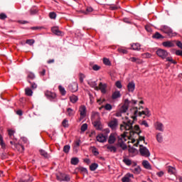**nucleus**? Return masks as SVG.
Segmentation results:
<instances>
[{"instance_id": "f257e3e1", "label": "nucleus", "mask_w": 182, "mask_h": 182, "mask_svg": "<svg viewBox=\"0 0 182 182\" xmlns=\"http://www.w3.org/2000/svg\"><path fill=\"white\" fill-rule=\"evenodd\" d=\"M126 137H127L126 132H124V134H122L120 136H118V142L117 143V146L121 147L122 150L127 149V145L124 143V141H126Z\"/></svg>"}, {"instance_id": "f03ea898", "label": "nucleus", "mask_w": 182, "mask_h": 182, "mask_svg": "<svg viewBox=\"0 0 182 182\" xmlns=\"http://www.w3.org/2000/svg\"><path fill=\"white\" fill-rule=\"evenodd\" d=\"M95 117H97V119H99L98 112H94L91 117V119L93 122L94 127H95L97 130H102V122H100V120L95 121Z\"/></svg>"}, {"instance_id": "7ed1b4c3", "label": "nucleus", "mask_w": 182, "mask_h": 182, "mask_svg": "<svg viewBox=\"0 0 182 182\" xmlns=\"http://www.w3.org/2000/svg\"><path fill=\"white\" fill-rule=\"evenodd\" d=\"M134 122L129 119L127 122H123V124L120 125L121 130H133V124Z\"/></svg>"}, {"instance_id": "20e7f679", "label": "nucleus", "mask_w": 182, "mask_h": 182, "mask_svg": "<svg viewBox=\"0 0 182 182\" xmlns=\"http://www.w3.org/2000/svg\"><path fill=\"white\" fill-rule=\"evenodd\" d=\"M139 153L143 157H150V151L143 145H139Z\"/></svg>"}, {"instance_id": "39448f33", "label": "nucleus", "mask_w": 182, "mask_h": 182, "mask_svg": "<svg viewBox=\"0 0 182 182\" xmlns=\"http://www.w3.org/2000/svg\"><path fill=\"white\" fill-rule=\"evenodd\" d=\"M45 96L47 97V99L48 100H50V102H57L58 98H56V93L50 92V91H46L45 92Z\"/></svg>"}, {"instance_id": "423d86ee", "label": "nucleus", "mask_w": 182, "mask_h": 182, "mask_svg": "<svg viewBox=\"0 0 182 182\" xmlns=\"http://www.w3.org/2000/svg\"><path fill=\"white\" fill-rule=\"evenodd\" d=\"M156 53L157 56H159L161 59H166L167 58V56H168V53L167 52V50L161 49V48H159L156 51Z\"/></svg>"}, {"instance_id": "0eeeda50", "label": "nucleus", "mask_w": 182, "mask_h": 182, "mask_svg": "<svg viewBox=\"0 0 182 182\" xmlns=\"http://www.w3.org/2000/svg\"><path fill=\"white\" fill-rule=\"evenodd\" d=\"M161 31L164 32V33H166L169 38H173V30L167 26H162L161 27Z\"/></svg>"}, {"instance_id": "6e6552de", "label": "nucleus", "mask_w": 182, "mask_h": 182, "mask_svg": "<svg viewBox=\"0 0 182 182\" xmlns=\"http://www.w3.org/2000/svg\"><path fill=\"white\" fill-rule=\"evenodd\" d=\"M118 126H119V120L116 118H114L112 120L109 121L108 123V127H109L112 130H116Z\"/></svg>"}, {"instance_id": "1a4fd4ad", "label": "nucleus", "mask_w": 182, "mask_h": 182, "mask_svg": "<svg viewBox=\"0 0 182 182\" xmlns=\"http://www.w3.org/2000/svg\"><path fill=\"white\" fill-rule=\"evenodd\" d=\"M129 105H130V101L128 99L124 100V104L121 107L119 112L121 113H126L129 110Z\"/></svg>"}, {"instance_id": "9d476101", "label": "nucleus", "mask_w": 182, "mask_h": 182, "mask_svg": "<svg viewBox=\"0 0 182 182\" xmlns=\"http://www.w3.org/2000/svg\"><path fill=\"white\" fill-rule=\"evenodd\" d=\"M79 112L81 119L86 117V106L81 105L80 107Z\"/></svg>"}, {"instance_id": "9b49d317", "label": "nucleus", "mask_w": 182, "mask_h": 182, "mask_svg": "<svg viewBox=\"0 0 182 182\" xmlns=\"http://www.w3.org/2000/svg\"><path fill=\"white\" fill-rule=\"evenodd\" d=\"M97 140L100 143H105L107 141V136L103 135L102 134H98L97 136Z\"/></svg>"}, {"instance_id": "f8f14e48", "label": "nucleus", "mask_w": 182, "mask_h": 182, "mask_svg": "<svg viewBox=\"0 0 182 182\" xmlns=\"http://www.w3.org/2000/svg\"><path fill=\"white\" fill-rule=\"evenodd\" d=\"M68 90L74 93L75 92H77V83L73 82L68 85Z\"/></svg>"}, {"instance_id": "ddd939ff", "label": "nucleus", "mask_w": 182, "mask_h": 182, "mask_svg": "<svg viewBox=\"0 0 182 182\" xmlns=\"http://www.w3.org/2000/svg\"><path fill=\"white\" fill-rule=\"evenodd\" d=\"M51 31L54 35H56L57 36H62L63 32H62L60 30H59V28L55 26L51 28Z\"/></svg>"}, {"instance_id": "4468645a", "label": "nucleus", "mask_w": 182, "mask_h": 182, "mask_svg": "<svg viewBox=\"0 0 182 182\" xmlns=\"http://www.w3.org/2000/svg\"><path fill=\"white\" fill-rule=\"evenodd\" d=\"M127 89L128 92L133 93V92H134V89H136V84H134V82L132 81L129 82L127 85Z\"/></svg>"}, {"instance_id": "2eb2a0df", "label": "nucleus", "mask_w": 182, "mask_h": 182, "mask_svg": "<svg viewBox=\"0 0 182 182\" xmlns=\"http://www.w3.org/2000/svg\"><path fill=\"white\" fill-rule=\"evenodd\" d=\"M99 89L101 91V93H103L104 95L106 94V89H107V84L103 82H100L99 84Z\"/></svg>"}, {"instance_id": "dca6fc26", "label": "nucleus", "mask_w": 182, "mask_h": 182, "mask_svg": "<svg viewBox=\"0 0 182 182\" xmlns=\"http://www.w3.org/2000/svg\"><path fill=\"white\" fill-rule=\"evenodd\" d=\"M10 144H11V146H14V149H17L18 150H21L23 151V150H25V147L23 146L22 144H15V142H14L13 141H10Z\"/></svg>"}, {"instance_id": "f3484780", "label": "nucleus", "mask_w": 182, "mask_h": 182, "mask_svg": "<svg viewBox=\"0 0 182 182\" xmlns=\"http://www.w3.org/2000/svg\"><path fill=\"white\" fill-rule=\"evenodd\" d=\"M162 45L164 48H174L175 46L174 43L170 41L163 42Z\"/></svg>"}, {"instance_id": "a211bd4d", "label": "nucleus", "mask_w": 182, "mask_h": 182, "mask_svg": "<svg viewBox=\"0 0 182 182\" xmlns=\"http://www.w3.org/2000/svg\"><path fill=\"white\" fill-rule=\"evenodd\" d=\"M129 60L131 62L136 63L137 65H141V63H143V60H141L140 58H137L136 57L130 58Z\"/></svg>"}, {"instance_id": "6ab92c4d", "label": "nucleus", "mask_w": 182, "mask_h": 182, "mask_svg": "<svg viewBox=\"0 0 182 182\" xmlns=\"http://www.w3.org/2000/svg\"><path fill=\"white\" fill-rule=\"evenodd\" d=\"M115 141H116V136H114V134L113 133L110 134L108 139L109 144H114Z\"/></svg>"}, {"instance_id": "aec40b11", "label": "nucleus", "mask_w": 182, "mask_h": 182, "mask_svg": "<svg viewBox=\"0 0 182 182\" xmlns=\"http://www.w3.org/2000/svg\"><path fill=\"white\" fill-rule=\"evenodd\" d=\"M122 97V94H120V91H114L112 95V99L113 100H116V99H119Z\"/></svg>"}, {"instance_id": "412c9836", "label": "nucleus", "mask_w": 182, "mask_h": 182, "mask_svg": "<svg viewBox=\"0 0 182 182\" xmlns=\"http://www.w3.org/2000/svg\"><path fill=\"white\" fill-rule=\"evenodd\" d=\"M105 147H107V150H109L111 153H116L117 151V148L113 145H105Z\"/></svg>"}, {"instance_id": "4be33fe9", "label": "nucleus", "mask_w": 182, "mask_h": 182, "mask_svg": "<svg viewBox=\"0 0 182 182\" xmlns=\"http://www.w3.org/2000/svg\"><path fill=\"white\" fill-rule=\"evenodd\" d=\"M131 49H132V50H140V49H141L140 43H132L131 45Z\"/></svg>"}, {"instance_id": "5701e85b", "label": "nucleus", "mask_w": 182, "mask_h": 182, "mask_svg": "<svg viewBox=\"0 0 182 182\" xmlns=\"http://www.w3.org/2000/svg\"><path fill=\"white\" fill-rule=\"evenodd\" d=\"M63 178H59V176H57V179L59 180V181H70V176L69 175H65L62 176Z\"/></svg>"}, {"instance_id": "b1692460", "label": "nucleus", "mask_w": 182, "mask_h": 182, "mask_svg": "<svg viewBox=\"0 0 182 182\" xmlns=\"http://www.w3.org/2000/svg\"><path fill=\"white\" fill-rule=\"evenodd\" d=\"M164 125L161 122H156V129L159 130V132H164Z\"/></svg>"}, {"instance_id": "393cba45", "label": "nucleus", "mask_w": 182, "mask_h": 182, "mask_svg": "<svg viewBox=\"0 0 182 182\" xmlns=\"http://www.w3.org/2000/svg\"><path fill=\"white\" fill-rule=\"evenodd\" d=\"M142 166L144 167V168H146L147 170H151V165H150L149 161H143Z\"/></svg>"}, {"instance_id": "a878e982", "label": "nucleus", "mask_w": 182, "mask_h": 182, "mask_svg": "<svg viewBox=\"0 0 182 182\" xmlns=\"http://www.w3.org/2000/svg\"><path fill=\"white\" fill-rule=\"evenodd\" d=\"M134 115L132 117V119H133L132 122H136L137 121V114L139 113V109L136 107H134Z\"/></svg>"}, {"instance_id": "bb28decb", "label": "nucleus", "mask_w": 182, "mask_h": 182, "mask_svg": "<svg viewBox=\"0 0 182 182\" xmlns=\"http://www.w3.org/2000/svg\"><path fill=\"white\" fill-rule=\"evenodd\" d=\"M153 39H164V36L161 35L159 32H156L154 35H152Z\"/></svg>"}, {"instance_id": "cd10ccee", "label": "nucleus", "mask_w": 182, "mask_h": 182, "mask_svg": "<svg viewBox=\"0 0 182 182\" xmlns=\"http://www.w3.org/2000/svg\"><path fill=\"white\" fill-rule=\"evenodd\" d=\"M87 83L89 86H90V87H93L94 89L97 90L98 87H97V83H96V81H88Z\"/></svg>"}, {"instance_id": "c85d7f7f", "label": "nucleus", "mask_w": 182, "mask_h": 182, "mask_svg": "<svg viewBox=\"0 0 182 182\" xmlns=\"http://www.w3.org/2000/svg\"><path fill=\"white\" fill-rule=\"evenodd\" d=\"M36 76L35 74L32 72H28L27 73V82L28 80H33L35 79Z\"/></svg>"}, {"instance_id": "c756f323", "label": "nucleus", "mask_w": 182, "mask_h": 182, "mask_svg": "<svg viewBox=\"0 0 182 182\" xmlns=\"http://www.w3.org/2000/svg\"><path fill=\"white\" fill-rule=\"evenodd\" d=\"M39 153H40L41 156H42L45 159H48L49 157V154H48V152H46V151H45L43 149H40Z\"/></svg>"}, {"instance_id": "7c9ffc66", "label": "nucleus", "mask_w": 182, "mask_h": 182, "mask_svg": "<svg viewBox=\"0 0 182 182\" xmlns=\"http://www.w3.org/2000/svg\"><path fill=\"white\" fill-rule=\"evenodd\" d=\"M70 164H73V166H77L79 164V158L74 157L71 159Z\"/></svg>"}, {"instance_id": "2f4dec72", "label": "nucleus", "mask_w": 182, "mask_h": 182, "mask_svg": "<svg viewBox=\"0 0 182 182\" xmlns=\"http://www.w3.org/2000/svg\"><path fill=\"white\" fill-rule=\"evenodd\" d=\"M99 167V164L97 163H93L90 166V171H95L96 169Z\"/></svg>"}, {"instance_id": "473e14b6", "label": "nucleus", "mask_w": 182, "mask_h": 182, "mask_svg": "<svg viewBox=\"0 0 182 182\" xmlns=\"http://www.w3.org/2000/svg\"><path fill=\"white\" fill-rule=\"evenodd\" d=\"M25 93L26 96H32V95H33V91H32L31 88L27 87L25 89Z\"/></svg>"}, {"instance_id": "72a5a7b5", "label": "nucleus", "mask_w": 182, "mask_h": 182, "mask_svg": "<svg viewBox=\"0 0 182 182\" xmlns=\"http://www.w3.org/2000/svg\"><path fill=\"white\" fill-rule=\"evenodd\" d=\"M77 170H78V171L80 173H84L85 174H87V168H86L80 166V167L77 168Z\"/></svg>"}, {"instance_id": "f704fd0d", "label": "nucleus", "mask_w": 182, "mask_h": 182, "mask_svg": "<svg viewBox=\"0 0 182 182\" xmlns=\"http://www.w3.org/2000/svg\"><path fill=\"white\" fill-rule=\"evenodd\" d=\"M58 89L60 90V93H61L62 96H65L66 95V90L62 85L58 86Z\"/></svg>"}, {"instance_id": "c9c22d12", "label": "nucleus", "mask_w": 182, "mask_h": 182, "mask_svg": "<svg viewBox=\"0 0 182 182\" xmlns=\"http://www.w3.org/2000/svg\"><path fill=\"white\" fill-rule=\"evenodd\" d=\"M156 140L159 143H163V136L161 135V133L157 134Z\"/></svg>"}, {"instance_id": "e433bc0d", "label": "nucleus", "mask_w": 182, "mask_h": 182, "mask_svg": "<svg viewBox=\"0 0 182 182\" xmlns=\"http://www.w3.org/2000/svg\"><path fill=\"white\" fill-rule=\"evenodd\" d=\"M166 62H170L171 63H173V65H177V61L173 60L172 57H166Z\"/></svg>"}, {"instance_id": "4c0bfd02", "label": "nucleus", "mask_w": 182, "mask_h": 182, "mask_svg": "<svg viewBox=\"0 0 182 182\" xmlns=\"http://www.w3.org/2000/svg\"><path fill=\"white\" fill-rule=\"evenodd\" d=\"M123 163H124V164H126V166H132V160H130L127 158H124L123 159Z\"/></svg>"}, {"instance_id": "58836bf2", "label": "nucleus", "mask_w": 182, "mask_h": 182, "mask_svg": "<svg viewBox=\"0 0 182 182\" xmlns=\"http://www.w3.org/2000/svg\"><path fill=\"white\" fill-rule=\"evenodd\" d=\"M70 100L71 102V103H76V102H77L78 98L77 96L76 95H73L70 97Z\"/></svg>"}, {"instance_id": "ea45409f", "label": "nucleus", "mask_w": 182, "mask_h": 182, "mask_svg": "<svg viewBox=\"0 0 182 182\" xmlns=\"http://www.w3.org/2000/svg\"><path fill=\"white\" fill-rule=\"evenodd\" d=\"M63 151H64V153L68 154V153H69V151H70V145H65L63 147Z\"/></svg>"}, {"instance_id": "a19ab883", "label": "nucleus", "mask_w": 182, "mask_h": 182, "mask_svg": "<svg viewBox=\"0 0 182 182\" xmlns=\"http://www.w3.org/2000/svg\"><path fill=\"white\" fill-rule=\"evenodd\" d=\"M103 63L104 65H106V66H111L112 63L110 62V60L108 58H103Z\"/></svg>"}, {"instance_id": "79ce46f5", "label": "nucleus", "mask_w": 182, "mask_h": 182, "mask_svg": "<svg viewBox=\"0 0 182 182\" xmlns=\"http://www.w3.org/2000/svg\"><path fill=\"white\" fill-rule=\"evenodd\" d=\"M82 14L87 15V14H90V12H93V8L92 7H87L86 11H82Z\"/></svg>"}, {"instance_id": "37998d69", "label": "nucleus", "mask_w": 182, "mask_h": 182, "mask_svg": "<svg viewBox=\"0 0 182 182\" xmlns=\"http://www.w3.org/2000/svg\"><path fill=\"white\" fill-rule=\"evenodd\" d=\"M134 130H135V132H139L135 133L138 134V136H140V133H141V130H140V127L139 125H135L134 127Z\"/></svg>"}, {"instance_id": "c03bdc74", "label": "nucleus", "mask_w": 182, "mask_h": 182, "mask_svg": "<svg viewBox=\"0 0 182 182\" xmlns=\"http://www.w3.org/2000/svg\"><path fill=\"white\" fill-rule=\"evenodd\" d=\"M62 126L65 128L69 127V121H68L66 119H63L62 122Z\"/></svg>"}, {"instance_id": "a18cd8bd", "label": "nucleus", "mask_w": 182, "mask_h": 182, "mask_svg": "<svg viewBox=\"0 0 182 182\" xmlns=\"http://www.w3.org/2000/svg\"><path fill=\"white\" fill-rule=\"evenodd\" d=\"M28 82L30 83L31 89H36L38 87V85L36 83L31 82V80H28Z\"/></svg>"}, {"instance_id": "49530a36", "label": "nucleus", "mask_w": 182, "mask_h": 182, "mask_svg": "<svg viewBox=\"0 0 182 182\" xmlns=\"http://www.w3.org/2000/svg\"><path fill=\"white\" fill-rule=\"evenodd\" d=\"M30 14H31V15H35V14H38V8H36V7L31 8L30 10Z\"/></svg>"}, {"instance_id": "de8ad7c7", "label": "nucleus", "mask_w": 182, "mask_h": 182, "mask_svg": "<svg viewBox=\"0 0 182 182\" xmlns=\"http://www.w3.org/2000/svg\"><path fill=\"white\" fill-rule=\"evenodd\" d=\"M68 114L70 117H72L75 114V112L72 109V108H68L67 109Z\"/></svg>"}, {"instance_id": "09e8293b", "label": "nucleus", "mask_w": 182, "mask_h": 182, "mask_svg": "<svg viewBox=\"0 0 182 182\" xmlns=\"http://www.w3.org/2000/svg\"><path fill=\"white\" fill-rule=\"evenodd\" d=\"M141 56L144 59H149V58H151V54L150 53H144L141 54Z\"/></svg>"}, {"instance_id": "8fccbe9b", "label": "nucleus", "mask_w": 182, "mask_h": 182, "mask_svg": "<svg viewBox=\"0 0 182 182\" xmlns=\"http://www.w3.org/2000/svg\"><path fill=\"white\" fill-rule=\"evenodd\" d=\"M102 107H104V109H105L106 110H108L109 112H110V110H112V109H113V107L110 104H106Z\"/></svg>"}, {"instance_id": "3c124183", "label": "nucleus", "mask_w": 182, "mask_h": 182, "mask_svg": "<svg viewBox=\"0 0 182 182\" xmlns=\"http://www.w3.org/2000/svg\"><path fill=\"white\" fill-rule=\"evenodd\" d=\"M117 50L119 53H122L123 55H127L128 53L127 50L124 48H118Z\"/></svg>"}, {"instance_id": "603ef678", "label": "nucleus", "mask_w": 182, "mask_h": 182, "mask_svg": "<svg viewBox=\"0 0 182 182\" xmlns=\"http://www.w3.org/2000/svg\"><path fill=\"white\" fill-rule=\"evenodd\" d=\"M92 153L94 154V156H99V151L95 146L92 147Z\"/></svg>"}, {"instance_id": "864d4df0", "label": "nucleus", "mask_w": 182, "mask_h": 182, "mask_svg": "<svg viewBox=\"0 0 182 182\" xmlns=\"http://www.w3.org/2000/svg\"><path fill=\"white\" fill-rule=\"evenodd\" d=\"M56 16H57L56 13H55V12H50L49 13V18L50 19H56Z\"/></svg>"}, {"instance_id": "5fc2aeb1", "label": "nucleus", "mask_w": 182, "mask_h": 182, "mask_svg": "<svg viewBox=\"0 0 182 182\" xmlns=\"http://www.w3.org/2000/svg\"><path fill=\"white\" fill-rule=\"evenodd\" d=\"M26 43H27V45H29L30 46H32V45H33V43H35V40L28 39V40H26Z\"/></svg>"}, {"instance_id": "6e6d98bb", "label": "nucleus", "mask_w": 182, "mask_h": 182, "mask_svg": "<svg viewBox=\"0 0 182 182\" xmlns=\"http://www.w3.org/2000/svg\"><path fill=\"white\" fill-rule=\"evenodd\" d=\"M115 86L118 89H122V87H123V85H122V82H120L119 80L115 82Z\"/></svg>"}, {"instance_id": "4d7b16f0", "label": "nucleus", "mask_w": 182, "mask_h": 182, "mask_svg": "<svg viewBox=\"0 0 182 182\" xmlns=\"http://www.w3.org/2000/svg\"><path fill=\"white\" fill-rule=\"evenodd\" d=\"M176 171V168L171 167V166H169L168 168V172L170 173V174H174V172Z\"/></svg>"}, {"instance_id": "13d9d810", "label": "nucleus", "mask_w": 182, "mask_h": 182, "mask_svg": "<svg viewBox=\"0 0 182 182\" xmlns=\"http://www.w3.org/2000/svg\"><path fill=\"white\" fill-rule=\"evenodd\" d=\"M140 171H141V169L139 166H137L136 168H134V174H140Z\"/></svg>"}, {"instance_id": "bf43d9fd", "label": "nucleus", "mask_w": 182, "mask_h": 182, "mask_svg": "<svg viewBox=\"0 0 182 182\" xmlns=\"http://www.w3.org/2000/svg\"><path fill=\"white\" fill-rule=\"evenodd\" d=\"M80 143H82L80 139L76 140L74 143V147H79L80 146Z\"/></svg>"}, {"instance_id": "052dcab7", "label": "nucleus", "mask_w": 182, "mask_h": 182, "mask_svg": "<svg viewBox=\"0 0 182 182\" xmlns=\"http://www.w3.org/2000/svg\"><path fill=\"white\" fill-rule=\"evenodd\" d=\"M87 130V124H83L81 126V132H85Z\"/></svg>"}, {"instance_id": "680f3d73", "label": "nucleus", "mask_w": 182, "mask_h": 182, "mask_svg": "<svg viewBox=\"0 0 182 182\" xmlns=\"http://www.w3.org/2000/svg\"><path fill=\"white\" fill-rule=\"evenodd\" d=\"M79 76H80V83H83V80H84L85 77H86V76L84 75L83 73H80Z\"/></svg>"}, {"instance_id": "e2e57ef3", "label": "nucleus", "mask_w": 182, "mask_h": 182, "mask_svg": "<svg viewBox=\"0 0 182 182\" xmlns=\"http://www.w3.org/2000/svg\"><path fill=\"white\" fill-rule=\"evenodd\" d=\"M122 182H130V178H129V177L127 176V175H126L125 176H124L122 178Z\"/></svg>"}, {"instance_id": "0e129e2a", "label": "nucleus", "mask_w": 182, "mask_h": 182, "mask_svg": "<svg viewBox=\"0 0 182 182\" xmlns=\"http://www.w3.org/2000/svg\"><path fill=\"white\" fill-rule=\"evenodd\" d=\"M7 18L8 16L4 13L0 14V19H1L2 21L6 19Z\"/></svg>"}, {"instance_id": "69168bd1", "label": "nucleus", "mask_w": 182, "mask_h": 182, "mask_svg": "<svg viewBox=\"0 0 182 182\" xmlns=\"http://www.w3.org/2000/svg\"><path fill=\"white\" fill-rule=\"evenodd\" d=\"M33 181V177H29L28 179L22 180L21 182H32Z\"/></svg>"}, {"instance_id": "338daca9", "label": "nucleus", "mask_w": 182, "mask_h": 182, "mask_svg": "<svg viewBox=\"0 0 182 182\" xmlns=\"http://www.w3.org/2000/svg\"><path fill=\"white\" fill-rule=\"evenodd\" d=\"M92 69H93V70H95V71L100 70V66H99L97 65H94L92 66Z\"/></svg>"}, {"instance_id": "774afa93", "label": "nucleus", "mask_w": 182, "mask_h": 182, "mask_svg": "<svg viewBox=\"0 0 182 182\" xmlns=\"http://www.w3.org/2000/svg\"><path fill=\"white\" fill-rule=\"evenodd\" d=\"M175 55H176V56H182V50H177L175 52Z\"/></svg>"}]
</instances>
